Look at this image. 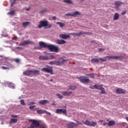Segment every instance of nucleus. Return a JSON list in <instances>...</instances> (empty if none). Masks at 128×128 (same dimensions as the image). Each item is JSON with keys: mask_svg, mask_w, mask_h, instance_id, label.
<instances>
[{"mask_svg": "<svg viewBox=\"0 0 128 128\" xmlns=\"http://www.w3.org/2000/svg\"><path fill=\"white\" fill-rule=\"evenodd\" d=\"M14 4H16V2L14 0V2L11 3V6H12Z\"/></svg>", "mask_w": 128, "mask_h": 128, "instance_id": "50", "label": "nucleus"}, {"mask_svg": "<svg viewBox=\"0 0 128 128\" xmlns=\"http://www.w3.org/2000/svg\"><path fill=\"white\" fill-rule=\"evenodd\" d=\"M99 90H101V92H100V94H106V90H104V88L101 87Z\"/></svg>", "mask_w": 128, "mask_h": 128, "instance_id": "31", "label": "nucleus"}, {"mask_svg": "<svg viewBox=\"0 0 128 128\" xmlns=\"http://www.w3.org/2000/svg\"><path fill=\"white\" fill-rule=\"evenodd\" d=\"M108 122H104V124H103V125H104V126H106V124H108Z\"/></svg>", "mask_w": 128, "mask_h": 128, "instance_id": "54", "label": "nucleus"}, {"mask_svg": "<svg viewBox=\"0 0 128 128\" xmlns=\"http://www.w3.org/2000/svg\"><path fill=\"white\" fill-rule=\"evenodd\" d=\"M56 96H58V98H60V100H62V95H60V94H57Z\"/></svg>", "mask_w": 128, "mask_h": 128, "instance_id": "42", "label": "nucleus"}, {"mask_svg": "<svg viewBox=\"0 0 128 128\" xmlns=\"http://www.w3.org/2000/svg\"><path fill=\"white\" fill-rule=\"evenodd\" d=\"M29 24H30V23L28 22H24L22 24V26H24V28H26L27 26H28Z\"/></svg>", "mask_w": 128, "mask_h": 128, "instance_id": "32", "label": "nucleus"}, {"mask_svg": "<svg viewBox=\"0 0 128 128\" xmlns=\"http://www.w3.org/2000/svg\"><path fill=\"white\" fill-rule=\"evenodd\" d=\"M8 14H10V16H14L16 14V12L14 10H12L8 13Z\"/></svg>", "mask_w": 128, "mask_h": 128, "instance_id": "36", "label": "nucleus"}, {"mask_svg": "<svg viewBox=\"0 0 128 128\" xmlns=\"http://www.w3.org/2000/svg\"><path fill=\"white\" fill-rule=\"evenodd\" d=\"M30 122H32L29 128H48V126L46 124L40 125V122L36 120H29Z\"/></svg>", "mask_w": 128, "mask_h": 128, "instance_id": "1", "label": "nucleus"}, {"mask_svg": "<svg viewBox=\"0 0 128 128\" xmlns=\"http://www.w3.org/2000/svg\"><path fill=\"white\" fill-rule=\"evenodd\" d=\"M30 44H32V42L30 40H24L23 42L19 44V46H24Z\"/></svg>", "mask_w": 128, "mask_h": 128, "instance_id": "12", "label": "nucleus"}, {"mask_svg": "<svg viewBox=\"0 0 128 128\" xmlns=\"http://www.w3.org/2000/svg\"><path fill=\"white\" fill-rule=\"evenodd\" d=\"M126 92V90L122 88H118L116 90V94H124Z\"/></svg>", "mask_w": 128, "mask_h": 128, "instance_id": "10", "label": "nucleus"}, {"mask_svg": "<svg viewBox=\"0 0 128 128\" xmlns=\"http://www.w3.org/2000/svg\"><path fill=\"white\" fill-rule=\"evenodd\" d=\"M76 78L80 80V82L82 84H88L90 82V80L86 76H80V77H76Z\"/></svg>", "mask_w": 128, "mask_h": 128, "instance_id": "4", "label": "nucleus"}, {"mask_svg": "<svg viewBox=\"0 0 128 128\" xmlns=\"http://www.w3.org/2000/svg\"><path fill=\"white\" fill-rule=\"evenodd\" d=\"M39 60H48V56H40Z\"/></svg>", "mask_w": 128, "mask_h": 128, "instance_id": "25", "label": "nucleus"}, {"mask_svg": "<svg viewBox=\"0 0 128 128\" xmlns=\"http://www.w3.org/2000/svg\"><path fill=\"white\" fill-rule=\"evenodd\" d=\"M70 34H72V36H82V34H88L87 32H74Z\"/></svg>", "mask_w": 128, "mask_h": 128, "instance_id": "13", "label": "nucleus"}, {"mask_svg": "<svg viewBox=\"0 0 128 128\" xmlns=\"http://www.w3.org/2000/svg\"><path fill=\"white\" fill-rule=\"evenodd\" d=\"M90 88H92V90H94V88L93 86H90Z\"/></svg>", "mask_w": 128, "mask_h": 128, "instance_id": "57", "label": "nucleus"}, {"mask_svg": "<svg viewBox=\"0 0 128 128\" xmlns=\"http://www.w3.org/2000/svg\"><path fill=\"white\" fill-rule=\"evenodd\" d=\"M82 122L86 126H96V122H91L90 121L86 120V122L82 121Z\"/></svg>", "mask_w": 128, "mask_h": 128, "instance_id": "7", "label": "nucleus"}, {"mask_svg": "<svg viewBox=\"0 0 128 128\" xmlns=\"http://www.w3.org/2000/svg\"><path fill=\"white\" fill-rule=\"evenodd\" d=\"M91 42L94 43V44H96V40H92Z\"/></svg>", "mask_w": 128, "mask_h": 128, "instance_id": "53", "label": "nucleus"}, {"mask_svg": "<svg viewBox=\"0 0 128 128\" xmlns=\"http://www.w3.org/2000/svg\"><path fill=\"white\" fill-rule=\"evenodd\" d=\"M46 10V9H44V10H42L40 12V14H44V12Z\"/></svg>", "mask_w": 128, "mask_h": 128, "instance_id": "45", "label": "nucleus"}, {"mask_svg": "<svg viewBox=\"0 0 128 128\" xmlns=\"http://www.w3.org/2000/svg\"><path fill=\"white\" fill-rule=\"evenodd\" d=\"M56 24H58L60 28H62L66 26V24L61 22H56Z\"/></svg>", "mask_w": 128, "mask_h": 128, "instance_id": "27", "label": "nucleus"}, {"mask_svg": "<svg viewBox=\"0 0 128 128\" xmlns=\"http://www.w3.org/2000/svg\"><path fill=\"white\" fill-rule=\"evenodd\" d=\"M32 76H39L40 74L38 70H32Z\"/></svg>", "mask_w": 128, "mask_h": 128, "instance_id": "20", "label": "nucleus"}, {"mask_svg": "<svg viewBox=\"0 0 128 128\" xmlns=\"http://www.w3.org/2000/svg\"><path fill=\"white\" fill-rule=\"evenodd\" d=\"M49 101L48 100H40L39 101L38 104H48V102Z\"/></svg>", "mask_w": 128, "mask_h": 128, "instance_id": "23", "label": "nucleus"}, {"mask_svg": "<svg viewBox=\"0 0 128 128\" xmlns=\"http://www.w3.org/2000/svg\"><path fill=\"white\" fill-rule=\"evenodd\" d=\"M0 57H1V58H3V57H4V56H0Z\"/></svg>", "mask_w": 128, "mask_h": 128, "instance_id": "63", "label": "nucleus"}, {"mask_svg": "<svg viewBox=\"0 0 128 128\" xmlns=\"http://www.w3.org/2000/svg\"><path fill=\"white\" fill-rule=\"evenodd\" d=\"M52 106H56V104H54V103H52Z\"/></svg>", "mask_w": 128, "mask_h": 128, "instance_id": "58", "label": "nucleus"}, {"mask_svg": "<svg viewBox=\"0 0 128 128\" xmlns=\"http://www.w3.org/2000/svg\"><path fill=\"white\" fill-rule=\"evenodd\" d=\"M37 113L39 114H49V116H50L51 114L50 112H48L46 110H37Z\"/></svg>", "mask_w": 128, "mask_h": 128, "instance_id": "15", "label": "nucleus"}, {"mask_svg": "<svg viewBox=\"0 0 128 128\" xmlns=\"http://www.w3.org/2000/svg\"><path fill=\"white\" fill-rule=\"evenodd\" d=\"M48 50L50 52H58L60 50L58 46L52 44H50Z\"/></svg>", "mask_w": 128, "mask_h": 128, "instance_id": "5", "label": "nucleus"}, {"mask_svg": "<svg viewBox=\"0 0 128 128\" xmlns=\"http://www.w3.org/2000/svg\"><path fill=\"white\" fill-rule=\"evenodd\" d=\"M126 120H127V122H128V117H126Z\"/></svg>", "mask_w": 128, "mask_h": 128, "instance_id": "59", "label": "nucleus"}, {"mask_svg": "<svg viewBox=\"0 0 128 128\" xmlns=\"http://www.w3.org/2000/svg\"><path fill=\"white\" fill-rule=\"evenodd\" d=\"M66 62V60L64 58H60L58 60L51 61L49 62V64H51V66L54 64L55 66H60L62 64H64V62Z\"/></svg>", "mask_w": 128, "mask_h": 128, "instance_id": "3", "label": "nucleus"}, {"mask_svg": "<svg viewBox=\"0 0 128 128\" xmlns=\"http://www.w3.org/2000/svg\"><path fill=\"white\" fill-rule=\"evenodd\" d=\"M106 60H120V56H106Z\"/></svg>", "mask_w": 128, "mask_h": 128, "instance_id": "11", "label": "nucleus"}, {"mask_svg": "<svg viewBox=\"0 0 128 128\" xmlns=\"http://www.w3.org/2000/svg\"><path fill=\"white\" fill-rule=\"evenodd\" d=\"M98 60L100 62H106V58L105 57H104V58H98Z\"/></svg>", "mask_w": 128, "mask_h": 128, "instance_id": "34", "label": "nucleus"}, {"mask_svg": "<svg viewBox=\"0 0 128 128\" xmlns=\"http://www.w3.org/2000/svg\"><path fill=\"white\" fill-rule=\"evenodd\" d=\"M116 124V122L114 120H110L108 124V126H112Z\"/></svg>", "mask_w": 128, "mask_h": 128, "instance_id": "24", "label": "nucleus"}, {"mask_svg": "<svg viewBox=\"0 0 128 128\" xmlns=\"http://www.w3.org/2000/svg\"><path fill=\"white\" fill-rule=\"evenodd\" d=\"M20 104H22V106H26V102H24V100H20Z\"/></svg>", "mask_w": 128, "mask_h": 128, "instance_id": "39", "label": "nucleus"}, {"mask_svg": "<svg viewBox=\"0 0 128 128\" xmlns=\"http://www.w3.org/2000/svg\"><path fill=\"white\" fill-rule=\"evenodd\" d=\"M34 108H36V106H30L29 107L30 110H34Z\"/></svg>", "mask_w": 128, "mask_h": 128, "instance_id": "44", "label": "nucleus"}, {"mask_svg": "<svg viewBox=\"0 0 128 128\" xmlns=\"http://www.w3.org/2000/svg\"><path fill=\"white\" fill-rule=\"evenodd\" d=\"M47 66L48 68H42V71L48 72V74H54V70H52V68L50 66Z\"/></svg>", "mask_w": 128, "mask_h": 128, "instance_id": "6", "label": "nucleus"}, {"mask_svg": "<svg viewBox=\"0 0 128 128\" xmlns=\"http://www.w3.org/2000/svg\"><path fill=\"white\" fill-rule=\"evenodd\" d=\"M39 44H40V48H48V46H50V44H48L44 42H39Z\"/></svg>", "mask_w": 128, "mask_h": 128, "instance_id": "14", "label": "nucleus"}, {"mask_svg": "<svg viewBox=\"0 0 128 128\" xmlns=\"http://www.w3.org/2000/svg\"><path fill=\"white\" fill-rule=\"evenodd\" d=\"M80 14V12L76 11L75 12H68L66 14H65V16H78Z\"/></svg>", "mask_w": 128, "mask_h": 128, "instance_id": "9", "label": "nucleus"}, {"mask_svg": "<svg viewBox=\"0 0 128 128\" xmlns=\"http://www.w3.org/2000/svg\"><path fill=\"white\" fill-rule=\"evenodd\" d=\"M2 70H10V68L8 67L2 66Z\"/></svg>", "mask_w": 128, "mask_h": 128, "instance_id": "43", "label": "nucleus"}, {"mask_svg": "<svg viewBox=\"0 0 128 128\" xmlns=\"http://www.w3.org/2000/svg\"><path fill=\"white\" fill-rule=\"evenodd\" d=\"M94 88H96V90H100L101 87L100 85H94Z\"/></svg>", "mask_w": 128, "mask_h": 128, "instance_id": "38", "label": "nucleus"}, {"mask_svg": "<svg viewBox=\"0 0 128 128\" xmlns=\"http://www.w3.org/2000/svg\"><path fill=\"white\" fill-rule=\"evenodd\" d=\"M88 76H90V78H94V74H88Z\"/></svg>", "mask_w": 128, "mask_h": 128, "instance_id": "40", "label": "nucleus"}, {"mask_svg": "<svg viewBox=\"0 0 128 128\" xmlns=\"http://www.w3.org/2000/svg\"><path fill=\"white\" fill-rule=\"evenodd\" d=\"M48 60H54L56 58V57H54L53 55H50L48 56Z\"/></svg>", "mask_w": 128, "mask_h": 128, "instance_id": "37", "label": "nucleus"}, {"mask_svg": "<svg viewBox=\"0 0 128 128\" xmlns=\"http://www.w3.org/2000/svg\"><path fill=\"white\" fill-rule=\"evenodd\" d=\"M14 62H20V59L18 58L14 59Z\"/></svg>", "mask_w": 128, "mask_h": 128, "instance_id": "48", "label": "nucleus"}, {"mask_svg": "<svg viewBox=\"0 0 128 128\" xmlns=\"http://www.w3.org/2000/svg\"><path fill=\"white\" fill-rule=\"evenodd\" d=\"M99 50H100V52H104V49L100 48Z\"/></svg>", "mask_w": 128, "mask_h": 128, "instance_id": "52", "label": "nucleus"}, {"mask_svg": "<svg viewBox=\"0 0 128 128\" xmlns=\"http://www.w3.org/2000/svg\"><path fill=\"white\" fill-rule=\"evenodd\" d=\"M12 40H18V37L16 36H14L12 38Z\"/></svg>", "mask_w": 128, "mask_h": 128, "instance_id": "51", "label": "nucleus"}, {"mask_svg": "<svg viewBox=\"0 0 128 128\" xmlns=\"http://www.w3.org/2000/svg\"><path fill=\"white\" fill-rule=\"evenodd\" d=\"M126 14V11H122L121 13V14H122V16H124V14Z\"/></svg>", "mask_w": 128, "mask_h": 128, "instance_id": "47", "label": "nucleus"}, {"mask_svg": "<svg viewBox=\"0 0 128 128\" xmlns=\"http://www.w3.org/2000/svg\"><path fill=\"white\" fill-rule=\"evenodd\" d=\"M102 84H101V85L100 86V88H102Z\"/></svg>", "mask_w": 128, "mask_h": 128, "instance_id": "61", "label": "nucleus"}, {"mask_svg": "<svg viewBox=\"0 0 128 128\" xmlns=\"http://www.w3.org/2000/svg\"><path fill=\"white\" fill-rule=\"evenodd\" d=\"M64 2H65V4H72L74 2L72 0H63Z\"/></svg>", "mask_w": 128, "mask_h": 128, "instance_id": "28", "label": "nucleus"}, {"mask_svg": "<svg viewBox=\"0 0 128 128\" xmlns=\"http://www.w3.org/2000/svg\"><path fill=\"white\" fill-rule=\"evenodd\" d=\"M118 18H120L118 13H115L113 18L114 20H118Z\"/></svg>", "mask_w": 128, "mask_h": 128, "instance_id": "26", "label": "nucleus"}, {"mask_svg": "<svg viewBox=\"0 0 128 128\" xmlns=\"http://www.w3.org/2000/svg\"><path fill=\"white\" fill-rule=\"evenodd\" d=\"M74 120L75 122H77V124H76V126H80V124H82V122H80L76 120Z\"/></svg>", "mask_w": 128, "mask_h": 128, "instance_id": "41", "label": "nucleus"}, {"mask_svg": "<svg viewBox=\"0 0 128 128\" xmlns=\"http://www.w3.org/2000/svg\"><path fill=\"white\" fill-rule=\"evenodd\" d=\"M26 10H28V11L30 10V8H26Z\"/></svg>", "mask_w": 128, "mask_h": 128, "instance_id": "60", "label": "nucleus"}, {"mask_svg": "<svg viewBox=\"0 0 128 128\" xmlns=\"http://www.w3.org/2000/svg\"><path fill=\"white\" fill-rule=\"evenodd\" d=\"M52 20H56V16H52Z\"/></svg>", "mask_w": 128, "mask_h": 128, "instance_id": "49", "label": "nucleus"}, {"mask_svg": "<svg viewBox=\"0 0 128 128\" xmlns=\"http://www.w3.org/2000/svg\"><path fill=\"white\" fill-rule=\"evenodd\" d=\"M56 114H63L66 116H68V113H66V109H60V108H57L56 110Z\"/></svg>", "mask_w": 128, "mask_h": 128, "instance_id": "8", "label": "nucleus"}, {"mask_svg": "<svg viewBox=\"0 0 128 128\" xmlns=\"http://www.w3.org/2000/svg\"><path fill=\"white\" fill-rule=\"evenodd\" d=\"M67 128H74L76 126V124L74 122H70L68 123L67 124Z\"/></svg>", "mask_w": 128, "mask_h": 128, "instance_id": "16", "label": "nucleus"}, {"mask_svg": "<svg viewBox=\"0 0 128 128\" xmlns=\"http://www.w3.org/2000/svg\"><path fill=\"white\" fill-rule=\"evenodd\" d=\"M68 90H76V86H72L70 85L68 86Z\"/></svg>", "mask_w": 128, "mask_h": 128, "instance_id": "29", "label": "nucleus"}, {"mask_svg": "<svg viewBox=\"0 0 128 128\" xmlns=\"http://www.w3.org/2000/svg\"><path fill=\"white\" fill-rule=\"evenodd\" d=\"M52 80H50V82H52Z\"/></svg>", "mask_w": 128, "mask_h": 128, "instance_id": "62", "label": "nucleus"}, {"mask_svg": "<svg viewBox=\"0 0 128 128\" xmlns=\"http://www.w3.org/2000/svg\"><path fill=\"white\" fill-rule=\"evenodd\" d=\"M18 122V119H16V118H10V124H12V123H16Z\"/></svg>", "mask_w": 128, "mask_h": 128, "instance_id": "33", "label": "nucleus"}, {"mask_svg": "<svg viewBox=\"0 0 128 128\" xmlns=\"http://www.w3.org/2000/svg\"><path fill=\"white\" fill-rule=\"evenodd\" d=\"M99 122H104V120H100Z\"/></svg>", "mask_w": 128, "mask_h": 128, "instance_id": "55", "label": "nucleus"}, {"mask_svg": "<svg viewBox=\"0 0 128 128\" xmlns=\"http://www.w3.org/2000/svg\"><path fill=\"white\" fill-rule=\"evenodd\" d=\"M32 104H36V102H30L28 106H32Z\"/></svg>", "mask_w": 128, "mask_h": 128, "instance_id": "46", "label": "nucleus"}, {"mask_svg": "<svg viewBox=\"0 0 128 128\" xmlns=\"http://www.w3.org/2000/svg\"><path fill=\"white\" fill-rule=\"evenodd\" d=\"M92 62H98V59L96 58H94L91 60Z\"/></svg>", "mask_w": 128, "mask_h": 128, "instance_id": "35", "label": "nucleus"}, {"mask_svg": "<svg viewBox=\"0 0 128 128\" xmlns=\"http://www.w3.org/2000/svg\"><path fill=\"white\" fill-rule=\"evenodd\" d=\"M4 62H0V66H4Z\"/></svg>", "mask_w": 128, "mask_h": 128, "instance_id": "56", "label": "nucleus"}, {"mask_svg": "<svg viewBox=\"0 0 128 128\" xmlns=\"http://www.w3.org/2000/svg\"><path fill=\"white\" fill-rule=\"evenodd\" d=\"M40 24L38 26V28H42L47 26V28H50L52 26V24H48V20H40Z\"/></svg>", "mask_w": 128, "mask_h": 128, "instance_id": "2", "label": "nucleus"}, {"mask_svg": "<svg viewBox=\"0 0 128 128\" xmlns=\"http://www.w3.org/2000/svg\"><path fill=\"white\" fill-rule=\"evenodd\" d=\"M55 42H56L57 44H66V42L64 40H57L55 41Z\"/></svg>", "mask_w": 128, "mask_h": 128, "instance_id": "21", "label": "nucleus"}, {"mask_svg": "<svg viewBox=\"0 0 128 128\" xmlns=\"http://www.w3.org/2000/svg\"><path fill=\"white\" fill-rule=\"evenodd\" d=\"M23 74L24 76H32V70H28L25 71L23 72Z\"/></svg>", "mask_w": 128, "mask_h": 128, "instance_id": "19", "label": "nucleus"}, {"mask_svg": "<svg viewBox=\"0 0 128 128\" xmlns=\"http://www.w3.org/2000/svg\"><path fill=\"white\" fill-rule=\"evenodd\" d=\"M59 36L63 40H66V38H70V35L66 34H61L59 35Z\"/></svg>", "mask_w": 128, "mask_h": 128, "instance_id": "17", "label": "nucleus"}, {"mask_svg": "<svg viewBox=\"0 0 128 128\" xmlns=\"http://www.w3.org/2000/svg\"><path fill=\"white\" fill-rule=\"evenodd\" d=\"M124 3H122V2H120V1H116L115 2L114 4L115 6V8H120V6H122V4Z\"/></svg>", "mask_w": 128, "mask_h": 128, "instance_id": "18", "label": "nucleus"}, {"mask_svg": "<svg viewBox=\"0 0 128 128\" xmlns=\"http://www.w3.org/2000/svg\"><path fill=\"white\" fill-rule=\"evenodd\" d=\"M3 66H6V67L8 68H10L12 66V64H10V62H5L3 64Z\"/></svg>", "mask_w": 128, "mask_h": 128, "instance_id": "30", "label": "nucleus"}, {"mask_svg": "<svg viewBox=\"0 0 128 128\" xmlns=\"http://www.w3.org/2000/svg\"><path fill=\"white\" fill-rule=\"evenodd\" d=\"M72 94V91L70 92L64 91L62 92V96H70V95Z\"/></svg>", "mask_w": 128, "mask_h": 128, "instance_id": "22", "label": "nucleus"}, {"mask_svg": "<svg viewBox=\"0 0 128 128\" xmlns=\"http://www.w3.org/2000/svg\"><path fill=\"white\" fill-rule=\"evenodd\" d=\"M14 0L16 2V0Z\"/></svg>", "mask_w": 128, "mask_h": 128, "instance_id": "64", "label": "nucleus"}]
</instances>
